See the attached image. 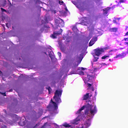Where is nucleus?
Segmentation results:
<instances>
[{
	"mask_svg": "<svg viewBox=\"0 0 128 128\" xmlns=\"http://www.w3.org/2000/svg\"><path fill=\"white\" fill-rule=\"evenodd\" d=\"M62 91L56 90L54 92V96L53 98L54 99L56 102L51 99L48 105L47 106V108H54L55 110H56L58 108V104H60L62 102V100H60V97L62 96Z\"/></svg>",
	"mask_w": 128,
	"mask_h": 128,
	"instance_id": "f257e3e1",
	"label": "nucleus"
},
{
	"mask_svg": "<svg viewBox=\"0 0 128 128\" xmlns=\"http://www.w3.org/2000/svg\"><path fill=\"white\" fill-rule=\"evenodd\" d=\"M97 112L96 106L92 105V102L89 101L86 105V110H84L86 116H88V112H90V114L94 116Z\"/></svg>",
	"mask_w": 128,
	"mask_h": 128,
	"instance_id": "f03ea898",
	"label": "nucleus"
},
{
	"mask_svg": "<svg viewBox=\"0 0 128 128\" xmlns=\"http://www.w3.org/2000/svg\"><path fill=\"white\" fill-rule=\"evenodd\" d=\"M108 48H97L94 50V52L96 56H100V54H102V52H104V50H108Z\"/></svg>",
	"mask_w": 128,
	"mask_h": 128,
	"instance_id": "7ed1b4c3",
	"label": "nucleus"
},
{
	"mask_svg": "<svg viewBox=\"0 0 128 128\" xmlns=\"http://www.w3.org/2000/svg\"><path fill=\"white\" fill-rule=\"evenodd\" d=\"M54 22L56 24H58V26L61 28L64 27V20L60 18H59V19H55Z\"/></svg>",
	"mask_w": 128,
	"mask_h": 128,
	"instance_id": "20e7f679",
	"label": "nucleus"
},
{
	"mask_svg": "<svg viewBox=\"0 0 128 128\" xmlns=\"http://www.w3.org/2000/svg\"><path fill=\"white\" fill-rule=\"evenodd\" d=\"M60 32H54L53 34H52L50 36L51 38H56V36H60L62 34V29H60Z\"/></svg>",
	"mask_w": 128,
	"mask_h": 128,
	"instance_id": "39448f33",
	"label": "nucleus"
},
{
	"mask_svg": "<svg viewBox=\"0 0 128 128\" xmlns=\"http://www.w3.org/2000/svg\"><path fill=\"white\" fill-rule=\"evenodd\" d=\"M98 40L97 36H94L92 39L90 40V42L88 44V46H92L96 43V42Z\"/></svg>",
	"mask_w": 128,
	"mask_h": 128,
	"instance_id": "423d86ee",
	"label": "nucleus"
},
{
	"mask_svg": "<svg viewBox=\"0 0 128 128\" xmlns=\"http://www.w3.org/2000/svg\"><path fill=\"white\" fill-rule=\"evenodd\" d=\"M126 56V52H122L121 54H118L116 55L114 57L115 58H124V56Z\"/></svg>",
	"mask_w": 128,
	"mask_h": 128,
	"instance_id": "0eeeda50",
	"label": "nucleus"
},
{
	"mask_svg": "<svg viewBox=\"0 0 128 128\" xmlns=\"http://www.w3.org/2000/svg\"><path fill=\"white\" fill-rule=\"evenodd\" d=\"M88 98H90V93H86L83 96L82 100H88Z\"/></svg>",
	"mask_w": 128,
	"mask_h": 128,
	"instance_id": "6e6552de",
	"label": "nucleus"
},
{
	"mask_svg": "<svg viewBox=\"0 0 128 128\" xmlns=\"http://www.w3.org/2000/svg\"><path fill=\"white\" fill-rule=\"evenodd\" d=\"M87 78H88V82H90V80H94V76L88 74L87 76Z\"/></svg>",
	"mask_w": 128,
	"mask_h": 128,
	"instance_id": "1a4fd4ad",
	"label": "nucleus"
},
{
	"mask_svg": "<svg viewBox=\"0 0 128 128\" xmlns=\"http://www.w3.org/2000/svg\"><path fill=\"white\" fill-rule=\"evenodd\" d=\"M118 30V28H110L109 30L110 32H117Z\"/></svg>",
	"mask_w": 128,
	"mask_h": 128,
	"instance_id": "9d476101",
	"label": "nucleus"
},
{
	"mask_svg": "<svg viewBox=\"0 0 128 128\" xmlns=\"http://www.w3.org/2000/svg\"><path fill=\"white\" fill-rule=\"evenodd\" d=\"M84 108H86V105L83 106L80 108L78 110V111H77L76 114H80V112H82V110H84Z\"/></svg>",
	"mask_w": 128,
	"mask_h": 128,
	"instance_id": "9b49d317",
	"label": "nucleus"
},
{
	"mask_svg": "<svg viewBox=\"0 0 128 128\" xmlns=\"http://www.w3.org/2000/svg\"><path fill=\"white\" fill-rule=\"evenodd\" d=\"M78 122H80V120L78 118H76L73 120L72 124H78Z\"/></svg>",
	"mask_w": 128,
	"mask_h": 128,
	"instance_id": "f8f14e48",
	"label": "nucleus"
},
{
	"mask_svg": "<svg viewBox=\"0 0 128 128\" xmlns=\"http://www.w3.org/2000/svg\"><path fill=\"white\" fill-rule=\"evenodd\" d=\"M18 124L21 126H26V121L20 120L18 122Z\"/></svg>",
	"mask_w": 128,
	"mask_h": 128,
	"instance_id": "ddd939ff",
	"label": "nucleus"
},
{
	"mask_svg": "<svg viewBox=\"0 0 128 128\" xmlns=\"http://www.w3.org/2000/svg\"><path fill=\"white\" fill-rule=\"evenodd\" d=\"M110 10V8L108 7L107 8L103 9V10L105 14H108V10Z\"/></svg>",
	"mask_w": 128,
	"mask_h": 128,
	"instance_id": "4468645a",
	"label": "nucleus"
},
{
	"mask_svg": "<svg viewBox=\"0 0 128 128\" xmlns=\"http://www.w3.org/2000/svg\"><path fill=\"white\" fill-rule=\"evenodd\" d=\"M63 126H64V128H70V124H68L66 122L64 124Z\"/></svg>",
	"mask_w": 128,
	"mask_h": 128,
	"instance_id": "2eb2a0df",
	"label": "nucleus"
},
{
	"mask_svg": "<svg viewBox=\"0 0 128 128\" xmlns=\"http://www.w3.org/2000/svg\"><path fill=\"white\" fill-rule=\"evenodd\" d=\"M102 0H96V4H98L100 6V4H102V2H100Z\"/></svg>",
	"mask_w": 128,
	"mask_h": 128,
	"instance_id": "dca6fc26",
	"label": "nucleus"
},
{
	"mask_svg": "<svg viewBox=\"0 0 128 128\" xmlns=\"http://www.w3.org/2000/svg\"><path fill=\"white\" fill-rule=\"evenodd\" d=\"M72 30H73V32H76V30H78V27H76V26H73Z\"/></svg>",
	"mask_w": 128,
	"mask_h": 128,
	"instance_id": "f3484780",
	"label": "nucleus"
},
{
	"mask_svg": "<svg viewBox=\"0 0 128 128\" xmlns=\"http://www.w3.org/2000/svg\"><path fill=\"white\" fill-rule=\"evenodd\" d=\"M106 58H110V56L108 55H104V56L102 57V60H106Z\"/></svg>",
	"mask_w": 128,
	"mask_h": 128,
	"instance_id": "a211bd4d",
	"label": "nucleus"
},
{
	"mask_svg": "<svg viewBox=\"0 0 128 128\" xmlns=\"http://www.w3.org/2000/svg\"><path fill=\"white\" fill-rule=\"evenodd\" d=\"M47 89L48 90V92L49 94H50L52 92V88H50V86H48Z\"/></svg>",
	"mask_w": 128,
	"mask_h": 128,
	"instance_id": "6ab92c4d",
	"label": "nucleus"
},
{
	"mask_svg": "<svg viewBox=\"0 0 128 128\" xmlns=\"http://www.w3.org/2000/svg\"><path fill=\"white\" fill-rule=\"evenodd\" d=\"M94 62H98V57L94 56Z\"/></svg>",
	"mask_w": 128,
	"mask_h": 128,
	"instance_id": "aec40b11",
	"label": "nucleus"
},
{
	"mask_svg": "<svg viewBox=\"0 0 128 128\" xmlns=\"http://www.w3.org/2000/svg\"><path fill=\"white\" fill-rule=\"evenodd\" d=\"M58 54L60 58L62 56V53H60V52H58Z\"/></svg>",
	"mask_w": 128,
	"mask_h": 128,
	"instance_id": "412c9836",
	"label": "nucleus"
},
{
	"mask_svg": "<svg viewBox=\"0 0 128 128\" xmlns=\"http://www.w3.org/2000/svg\"><path fill=\"white\" fill-rule=\"evenodd\" d=\"M59 4L60 6H62V4H64V2L63 1H59Z\"/></svg>",
	"mask_w": 128,
	"mask_h": 128,
	"instance_id": "4be33fe9",
	"label": "nucleus"
},
{
	"mask_svg": "<svg viewBox=\"0 0 128 128\" xmlns=\"http://www.w3.org/2000/svg\"><path fill=\"white\" fill-rule=\"evenodd\" d=\"M1 10L2 12H6V10L4 9V8H1Z\"/></svg>",
	"mask_w": 128,
	"mask_h": 128,
	"instance_id": "5701e85b",
	"label": "nucleus"
},
{
	"mask_svg": "<svg viewBox=\"0 0 128 128\" xmlns=\"http://www.w3.org/2000/svg\"><path fill=\"white\" fill-rule=\"evenodd\" d=\"M87 86H88V88H90V86H92V84L88 83Z\"/></svg>",
	"mask_w": 128,
	"mask_h": 128,
	"instance_id": "b1692460",
	"label": "nucleus"
},
{
	"mask_svg": "<svg viewBox=\"0 0 128 128\" xmlns=\"http://www.w3.org/2000/svg\"><path fill=\"white\" fill-rule=\"evenodd\" d=\"M76 74V72L74 71H72L70 72V74Z\"/></svg>",
	"mask_w": 128,
	"mask_h": 128,
	"instance_id": "393cba45",
	"label": "nucleus"
},
{
	"mask_svg": "<svg viewBox=\"0 0 128 128\" xmlns=\"http://www.w3.org/2000/svg\"><path fill=\"white\" fill-rule=\"evenodd\" d=\"M2 94H3V96H6V92L2 93Z\"/></svg>",
	"mask_w": 128,
	"mask_h": 128,
	"instance_id": "a878e982",
	"label": "nucleus"
},
{
	"mask_svg": "<svg viewBox=\"0 0 128 128\" xmlns=\"http://www.w3.org/2000/svg\"><path fill=\"white\" fill-rule=\"evenodd\" d=\"M124 2V0H120V4H122V2Z\"/></svg>",
	"mask_w": 128,
	"mask_h": 128,
	"instance_id": "bb28decb",
	"label": "nucleus"
},
{
	"mask_svg": "<svg viewBox=\"0 0 128 128\" xmlns=\"http://www.w3.org/2000/svg\"><path fill=\"white\" fill-rule=\"evenodd\" d=\"M113 22H114V24H116V20H113Z\"/></svg>",
	"mask_w": 128,
	"mask_h": 128,
	"instance_id": "cd10ccee",
	"label": "nucleus"
},
{
	"mask_svg": "<svg viewBox=\"0 0 128 128\" xmlns=\"http://www.w3.org/2000/svg\"><path fill=\"white\" fill-rule=\"evenodd\" d=\"M128 36V32H127L124 35L125 36Z\"/></svg>",
	"mask_w": 128,
	"mask_h": 128,
	"instance_id": "c85d7f7f",
	"label": "nucleus"
},
{
	"mask_svg": "<svg viewBox=\"0 0 128 128\" xmlns=\"http://www.w3.org/2000/svg\"><path fill=\"white\" fill-rule=\"evenodd\" d=\"M124 40H128V38H124Z\"/></svg>",
	"mask_w": 128,
	"mask_h": 128,
	"instance_id": "c756f323",
	"label": "nucleus"
},
{
	"mask_svg": "<svg viewBox=\"0 0 128 128\" xmlns=\"http://www.w3.org/2000/svg\"><path fill=\"white\" fill-rule=\"evenodd\" d=\"M81 70H85V68H81Z\"/></svg>",
	"mask_w": 128,
	"mask_h": 128,
	"instance_id": "7c9ffc66",
	"label": "nucleus"
},
{
	"mask_svg": "<svg viewBox=\"0 0 128 128\" xmlns=\"http://www.w3.org/2000/svg\"><path fill=\"white\" fill-rule=\"evenodd\" d=\"M49 56L50 58H52V54H49Z\"/></svg>",
	"mask_w": 128,
	"mask_h": 128,
	"instance_id": "2f4dec72",
	"label": "nucleus"
},
{
	"mask_svg": "<svg viewBox=\"0 0 128 128\" xmlns=\"http://www.w3.org/2000/svg\"><path fill=\"white\" fill-rule=\"evenodd\" d=\"M80 72H81V74H84V72L82 71H81Z\"/></svg>",
	"mask_w": 128,
	"mask_h": 128,
	"instance_id": "473e14b6",
	"label": "nucleus"
},
{
	"mask_svg": "<svg viewBox=\"0 0 128 128\" xmlns=\"http://www.w3.org/2000/svg\"><path fill=\"white\" fill-rule=\"evenodd\" d=\"M65 10H66V12H68V8H66V7L65 8Z\"/></svg>",
	"mask_w": 128,
	"mask_h": 128,
	"instance_id": "72a5a7b5",
	"label": "nucleus"
},
{
	"mask_svg": "<svg viewBox=\"0 0 128 128\" xmlns=\"http://www.w3.org/2000/svg\"><path fill=\"white\" fill-rule=\"evenodd\" d=\"M9 92H12V89H10V90H9Z\"/></svg>",
	"mask_w": 128,
	"mask_h": 128,
	"instance_id": "f704fd0d",
	"label": "nucleus"
},
{
	"mask_svg": "<svg viewBox=\"0 0 128 128\" xmlns=\"http://www.w3.org/2000/svg\"><path fill=\"white\" fill-rule=\"evenodd\" d=\"M92 90H94V88H92Z\"/></svg>",
	"mask_w": 128,
	"mask_h": 128,
	"instance_id": "c9c22d12",
	"label": "nucleus"
},
{
	"mask_svg": "<svg viewBox=\"0 0 128 128\" xmlns=\"http://www.w3.org/2000/svg\"><path fill=\"white\" fill-rule=\"evenodd\" d=\"M109 62H112V60L111 59H109Z\"/></svg>",
	"mask_w": 128,
	"mask_h": 128,
	"instance_id": "e433bc0d",
	"label": "nucleus"
},
{
	"mask_svg": "<svg viewBox=\"0 0 128 128\" xmlns=\"http://www.w3.org/2000/svg\"><path fill=\"white\" fill-rule=\"evenodd\" d=\"M120 50H124V48H120Z\"/></svg>",
	"mask_w": 128,
	"mask_h": 128,
	"instance_id": "4c0bfd02",
	"label": "nucleus"
},
{
	"mask_svg": "<svg viewBox=\"0 0 128 128\" xmlns=\"http://www.w3.org/2000/svg\"><path fill=\"white\" fill-rule=\"evenodd\" d=\"M126 54H128V50H127Z\"/></svg>",
	"mask_w": 128,
	"mask_h": 128,
	"instance_id": "58836bf2",
	"label": "nucleus"
},
{
	"mask_svg": "<svg viewBox=\"0 0 128 128\" xmlns=\"http://www.w3.org/2000/svg\"><path fill=\"white\" fill-rule=\"evenodd\" d=\"M41 128H44V126H42Z\"/></svg>",
	"mask_w": 128,
	"mask_h": 128,
	"instance_id": "ea45409f",
	"label": "nucleus"
},
{
	"mask_svg": "<svg viewBox=\"0 0 128 128\" xmlns=\"http://www.w3.org/2000/svg\"><path fill=\"white\" fill-rule=\"evenodd\" d=\"M6 26H8V24H6Z\"/></svg>",
	"mask_w": 128,
	"mask_h": 128,
	"instance_id": "a19ab883",
	"label": "nucleus"
},
{
	"mask_svg": "<svg viewBox=\"0 0 128 128\" xmlns=\"http://www.w3.org/2000/svg\"><path fill=\"white\" fill-rule=\"evenodd\" d=\"M78 66V64L77 66Z\"/></svg>",
	"mask_w": 128,
	"mask_h": 128,
	"instance_id": "79ce46f5",
	"label": "nucleus"
},
{
	"mask_svg": "<svg viewBox=\"0 0 128 128\" xmlns=\"http://www.w3.org/2000/svg\"><path fill=\"white\" fill-rule=\"evenodd\" d=\"M0 73H2V72L0 71Z\"/></svg>",
	"mask_w": 128,
	"mask_h": 128,
	"instance_id": "37998d69",
	"label": "nucleus"
}]
</instances>
